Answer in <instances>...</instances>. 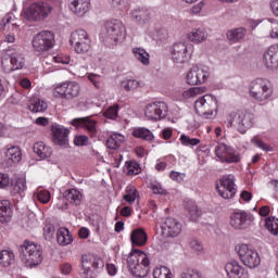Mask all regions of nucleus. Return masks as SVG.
Here are the masks:
<instances>
[{
	"label": "nucleus",
	"instance_id": "1",
	"mask_svg": "<svg viewBox=\"0 0 278 278\" xmlns=\"http://www.w3.org/2000/svg\"><path fill=\"white\" fill-rule=\"evenodd\" d=\"M127 266L135 277H147L151 270V261L144 252L135 250L127 257Z\"/></svg>",
	"mask_w": 278,
	"mask_h": 278
},
{
	"label": "nucleus",
	"instance_id": "2",
	"mask_svg": "<svg viewBox=\"0 0 278 278\" xmlns=\"http://www.w3.org/2000/svg\"><path fill=\"white\" fill-rule=\"evenodd\" d=\"M249 92L254 101L265 105L273 97V85L267 79L256 78L250 84Z\"/></svg>",
	"mask_w": 278,
	"mask_h": 278
},
{
	"label": "nucleus",
	"instance_id": "3",
	"mask_svg": "<svg viewBox=\"0 0 278 278\" xmlns=\"http://www.w3.org/2000/svg\"><path fill=\"white\" fill-rule=\"evenodd\" d=\"M20 252L22 253V262L25 266H28V268L40 266L42 260H45L42 256V248L30 241H25L24 244L21 245Z\"/></svg>",
	"mask_w": 278,
	"mask_h": 278
},
{
	"label": "nucleus",
	"instance_id": "4",
	"mask_svg": "<svg viewBox=\"0 0 278 278\" xmlns=\"http://www.w3.org/2000/svg\"><path fill=\"white\" fill-rule=\"evenodd\" d=\"M53 12V7L47 2H34L28 8L23 10L22 16L26 21L31 23H40L45 18L49 17V14Z\"/></svg>",
	"mask_w": 278,
	"mask_h": 278
},
{
	"label": "nucleus",
	"instance_id": "5",
	"mask_svg": "<svg viewBox=\"0 0 278 278\" xmlns=\"http://www.w3.org/2000/svg\"><path fill=\"white\" fill-rule=\"evenodd\" d=\"M194 110L203 118H213L218 110V100L214 96H203L194 102Z\"/></svg>",
	"mask_w": 278,
	"mask_h": 278
},
{
	"label": "nucleus",
	"instance_id": "6",
	"mask_svg": "<svg viewBox=\"0 0 278 278\" xmlns=\"http://www.w3.org/2000/svg\"><path fill=\"white\" fill-rule=\"evenodd\" d=\"M255 117L251 113H229L226 124L227 127H236L240 134H247V129H251L254 125Z\"/></svg>",
	"mask_w": 278,
	"mask_h": 278
},
{
	"label": "nucleus",
	"instance_id": "7",
	"mask_svg": "<svg viewBox=\"0 0 278 278\" xmlns=\"http://www.w3.org/2000/svg\"><path fill=\"white\" fill-rule=\"evenodd\" d=\"M240 261L248 268H257L262 264V257L253 245L240 244L236 247Z\"/></svg>",
	"mask_w": 278,
	"mask_h": 278
},
{
	"label": "nucleus",
	"instance_id": "8",
	"mask_svg": "<svg viewBox=\"0 0 278 278\" xmlns=\"http://www.w3.org/2000/svg\"><path fill=\"white\" fill-rule=\"evenodd\" d=\"M125 25L118 20L108 21L101 31V36L104 40H112L113 42L125 40Z\"/></svg>",
	"mask_w": 278,
	"mask_h": 278
},
{
	"label": "nucleus",
	"instance_id": "9",
	"mask_svg": "<svg viewBox=\"0 0 278 278\" xmlns=\"http://www.w3.org/2000/svg\"><path fill=\"white\" fill-rule=\"evenodd\" d=\"M81 267L84 277L92 278L96 273L105 268V262H103L101 256L85 254L81 257Z\"/></svg>",
	"mask_w": 278,
	"mask_h": 278
},
{
	"label": "nucleus",
	"instance_id": "10",
	"mask_svg": "<svg viewBox=\"0 0 278 278\" xmlns=\"http://www.w3.org/2000/svg\"><path fill=\"white\" fill-rule=\"evenodd\" d=\"M25 66V55L18 50H8L2 59V67L7 73L12 71H21Z\"/></svg>",
	"mask_w": 278,
	"mask_h": 278
},
{
	"label": "nucleus",
	"instance_id": "11",
	"mask_svg": "<svg viewBox=\"0 0 278 278\" xmlns=\"http://www.w3.org/2000/svg\"><path fill=\"white\" fill-rule=\"evenodd\" d=\"M81 92V87L75 81L63 83L53 89V97L55 99H66V101H73L77 99Z\"/></svg>",
	"mask_w": 278,
	"mask_h": 278
},
{
	"label": "nucleus",
	"instance_id": "12",
	"mask_svg": "<svg viewBox=\"0 0 278 278\" xmlns=\"http://www.w3.org/2000/svg\"><path fill=\"white\" fill-rule=\"evenodd\" d=\"M71 45H73L76 53H88L90 47H92V41L90 36L85 29H76L71 35Z\"/></svg>",
	"mask_w": 278,
	"mask_h": 278
},
{
	"label": "nucleus",
	"instance_id": "13",
	"mask_svg": "<svg viewBox=\"0 0 278 278\" xmlns=\"http://www.w3.org/2000/svg\"><path fill=\"white\" fill-rule=\"evenodd\" d=\"M216 189L222 199H233L236 197V177L233 175L223 176L216 185Z\"/></svg>",
	"mask_w": 278,
	"mask_h": 278
},
{
	"label": "nucleus",
	"instance_id": "14",
	"mask_svg": "<svg viewBox=\"0 0 278 278\" xmlns=\"http://www.w3.org/2000/svg\"><path fill=\"white\" fill-rule=\"evenodd\" d=\"M53 45H55V37L49 30H42L33 38V47L39 53L53 49Z\"/></svg>",
	"mask_w": 278,
	"mask_h": 278
},
{
	"label": "nucleus",
	"instance_id": "15",
	"mask_svg": "<svg viewBox=\"0 0 278 278\" xmlns=\"http://www.w3.org/2000/svg\"><path fill=\"white\" fill-rule=\"evenodd\" d=\"M255 220L253 215L244 211H236L230 215L229 225L232 229L244 230L251 227V224Z\"/></svg>",
	"mask_w": 278,
	"mask_h": 278
},
{
	"label": "nucleus",
	"instance_id": "16",
	"mask_svg": "<svg viewBox=\"0 0 278 278\" xmlns=\"http://www.w3.org/2000/svg\"><path fill=\"white\" fill-rule=\"evenodd\" d=\"M191 53L192 43L178 42L173 47L172 60L175 64H185V62H188V58H190Z\"/></svg>",
	"mask_w": 278,
	"mask_h": 278
},
{
	"label": "nucleus",
	"instance_id": "17",
	"mask_svg": "<svg viewBox=\"0 0 278 278\" xmlns=\"http://www.w3.org/2000/svg\"><path fill=\"white\" fill-rule=\"evenodd\" d=\"M144 114L149 121H162L168 114V105L166 102L150 103L146 106Z\"/></svg>",
	"mask_w": 278,
	"mask_h": 278
},
{
	"label": "nucleus",
	"instance_id": "18",
	"mask_svg": "<svg viewBox=\"0 0 278 278\" xmlns=\"http://www.w3.org/2000/svg\"><path fill=\"white\" fill-rule=\"evenodd\" d=\"M215 155L220 162H227L228 164L240 162V154L225 143L215 147Z\"/></svg>",
	"mask_w": 278,
	"mask_h": 278
},
{
	"label": "nucleus",
	"instance_id": "19",
	"mask_svg": "<svg viewBox=\"0 0 278 278\" xmlns=\"http://www.w3.org/2000/svg\"><path fill=\"white\" fill-rule=\"evenodd\" d=\"M181 223L174 217H167L161 225L163 238H177L181 233Z\"/></svg>",
	"mask_w": 278,
	"mask_h": 278
},
{
	"label": "nucleus",
	"instance_id": "20",
	"mask_svg": "<svg viewBox=\"0 0 278 278\" xmlns=\"http://www.w3.org/2000/svg\"><path fill=\"white\" fill-rule=\"evenodd\" d=\"M51 131L54 144L58 147H68V134H71V130L64 126L53 125Z\"/></svg>",
	"mask_w": 278,
	"mask_h": 278
},
{
	"label": "nucleus",
	"instance_id": "21",
	"mask_svg": "<svg viewBox=\"0 0 278 278\" xmlns=\"http://www.w3.org/2000/svg\"><path fill=\"white\" fill-rule=\"evenodd\" d=\"M225 271L228 278H249V273L236 260H230L226 263Z\"/></svg>",
	"mask_w": 278,
	"mask_h": 278
},
{
	"label": "nucleus",
	"instance_id": "22",
	"mask_svg": "<svg viewBox=\"0 0 278 278\" xmlns=\"http://www.w3.org/2000/svg\"><path fill=\"white\" fill-rule=\"evenodd\" d=\"M264 62L267 68L277 71L278 68V43L270 46L264 53Z\"/></svg>",
	"mask_w": 278,
	"mask_h": 278
},
{
	"label": "nucleus",
	"instance_id": "23",
	"mask_svg": "<svg viewBox=\"0 0 278 278\" xmlns=\"http://www.w3.org/2000/svg\"><path fill=\"white\" fill-rule=\"evenodd\" d=\"M72 125H74V127H83L84 129H87L91 138H94L99 131L97 128V121L90 117L76 118L72 121Z\"/></svg>",
	"mask_w": 278,
	"mask_h": 278
},
{
	"label": "nucleus",
	"instance_id": "24",
	"mask_svg": "<svg viewBox=\"0 0 278 278\" xmlns=\"http://www.w3.org/2000/svg\"><path fill=\"white\" fill-rule=\"evenodd\" d=\"M23 160V153L21 152V147L18 146H10L5 150L4 162L7 166H14V164H18Z\"/></svg>",
	"mask_w": 278,
	"mask_h": 278
},
{
	"label": "nucleus",
	"instance_id": "25",
	"mask_svg": "<svg viewBox=\"0 0 278 278\" xmlns=\"http://www.w3.org/2000/svg\"><path fill=\"white\" fill-rule=\"evenodd\" d=\"M70 10L76 16H85L90 10V0H71Z\"/></svg>",
	"mask_w": 278,
	"mask_h": 278
},
{
	"label": "nucleus",
	"instance_id": "26",
	"mask_svg": "<svg viewBox=\"0 0 278 278\" xmlns=\"http://www.w3.org/2000/svg\"><path fill=\"white\" fill-rule=\"evenodd\" d=\"M245 36H247V29H244L243 27L229 29L226 33V37L229 45H236L238 42H242Z\"/></svg>",
	"mask_w": 278,
	"mask_h": 278
},
{
	"label": "nucleus",
	"instance_id": "27",
	"mask_svg": "<svg viewBox=\"0 0 278 278\" xmlns=\"http://www.w3.org/2000/svg\"><path fill=\"white\" fill-rule=\"evenodd\" d=\"M12 205L10 201H0V223H10L12 220Z\"/></svg>",
	"mask_w": 278,
	"mask_h": 278
},
{
	"label": "nucleus",
	"instance_id": "28",
	"mask_svg": "<svg viewBox=\"0 0 278 278\" xmlns=\"http://www.w3.org/2000/svg\"><path fill=\"white\" fill-rule=\"evenodd\" d=\"M64 199L71 205H80L84 199V194H81V191L77 189H70L64 192Z\"/></svg>",
	"mask_w": 278,
	"mask_h": 278
},
{
	"label": "nucleus",
	"instance_id": "29",
	"mask_svg": "<svg viewBox=\"0 0 278 278\" xmlns=\"http://www.w3.org/2000/svg\"><path fill=\"white\" fill-rule=\"evenodd\" d=\"M188 40L194 42V45H201L207 39V33L203 28H193L189 34H187Z\"/></svg>",
	"mask_w": 278,
	"mask_h": 278
},
{
	"label": "nucleus",
	"instance_id": "30",
	"mask_svg": "<svg viewBox=\"0 0 278 278\" xmlns=\"http://www.w3.org/2000/svg\"><path fill=\"white\" fill-rule=\"evenodd\" d=\"M130 240L136 247H144L147 244V232L142 228H138L131 232Z\"/></svg>",
	"mask_w": 278,
	"mask_h": 278
},
{
	"label": "nucleus",
	"instance_id": "31",
	"mask_svg": "<svg viewBox=\"0 0 278 278\" xmlns=\"http://www.w3.org/2000/svg\"><path fill=\"white\" fill-rule=\"evenodd\" d=\"M34 153L40 157V160H47V157H51V148L47 147L45 142L38 141L33 147Z\"/></svg>",
	"mask_w": 278,
	"mask_h": 278
},
{
	"label": "nucleus",
	"instance_id": "32",
	"mask_svg": "<svg viewBox=\"0 0 278 278\" xmlns=\"http://www.w3.org/2000/svg\"><path fill=\"white\" fill-rule=\"evenodd\" d=\"M123 142H125V136L121 134H113L106 140V147L112 151H116V149H121V147H123Z\"/></svg>",
	"mask_w": 278,
	"mask_h": 278
},
{
	"label": "nucleus",
	"instance_id": "33",
	"mask_svg": "<svg viewBox=\"0 0 278 278\" xmlns=\"http://www.w3.org/2000/svg\"><path fill=\"white\" fill-rule=\"evenodd\" d=\"M56 241L61 247H66L73 242V236H71L67 228H61L56 232Z\"/></svg>",
	"mask_w": 278,
	"mask_h": 278
},
{
	"label": "nucleus",
	"instance_id": "34",
	"mask_svg": "<svg viewBox=\"0 0 278 278\" xmlns=\"http://www.w3.org/2000/svg\"><path fill=\"white\" fill-rule=\"evenodd\" d=\"M28 110L35 113L45 112L47 110V102L38 97H33L29 100Z\"/></svg>",
	"mask_w": 278,
	"mask_h": 278
},
{
	"label": "nucleus",
	"instance_id": "35",
	"mask_svg": "<svg viewBox=\"0 0 278 278\" xmlns=\"http://www.w3.org/2000/svg\"><path fill=\"white\" fill-rule=\"evenodd\" d=\"M131 16L139 25H144L149 21V11L144 9H136L131 12Z\"/></svg>",
	"mask_w": 278,
	"mask_h": 278
},
{
	"label": "nucleus",
	"instance_id": "36",
	"mask_svg": "<svg viewBox=\"0 0 278 278\" xmlns=\"http://www.w3.org/2000/svg\"><path fill=\"white\" fill-rule=\"evenodd\" d=\"M207 92V87H191L188 90L182 92L185 99H194L201 94Z\"/></svg>",
	"mask_w": 278,
	"mask_h": 278
},
{
	"label": "nucleus",
	"instance_id": "37",
	"mask_svg": "<svg viewBox=\"0 0 278 278\" xmlns=\"http://www.w3.org/2000/svg\"><path fill=\"white\" fill-rule=\"evenodd\" d=\"M140 193H138V189L136 187L129 185L126 187V193L124 194V200L131 205L135 201H139Z\"/></svg>",
	"mask_w": 278,
	"mask_h": 278
},
{
	"label": "nucleus",
	"instance_id": "38",
	"mask_svg": "<svg viewBox=\"0 0 278 278\" xmlns=\"http://www.w3.org/2000/svg\"><path fill=\"white\" fill-rule=\"evenodd\" d=\"M194 68L200 84H205L207 79H210V67L205 65H194Z\"/></svg>",
	"mask_w": 278,
	"mask_h": 278
},
{
	"label": "nucleus",
	"instance_id": "39",
	"mask_svg": "<svg viewBox=\"0 0 278 278\" xmlns=\"http://www.w3.org/2000/svg\"><path fill=\"white\" fill-rule=\"evenodd\" d=\"M132 53L138 62H140L144 66H149V52H147V50L142 48H135L132 49Z\"/></svg>",
	"mask_w": 278,
	"mask_h": 278
},
{
	"label": "nucleus",
	"instance_id": "40",
	"mask_svg": "<svg viewBox=\"0 0 278 278\" xmlns=\"http://www.w3.org/2000/svg\"><path fill=\"white\" fill-rule=\"evenodd\" d=\"M11 264H14V253L3 250L0 252V266L8 268Z\"/></svg>",
	"mask_w": 278,
	"mask_h": 278
},
{
	"label": "nucleus",
	"instance_id": "41",
	"mask_svg": "<svg viewBox=\"0 0 278 278\" xmlns=\"http://www.w3.org/2000/svg\"><path fill=\"white\" fill-rule=\"evenodd\" d=\"M132 136L135 138H140L141 140H148L151 141L153 140V132L147 128H136L132 131Z\"/></svg>",
	"mask_w": 278,
	"mask_h": 278
},
{
	"label": "nucleus",
	"instance_id": "42",
	"mask_svg": "<svg viewBox=\"0 0 278 278\" xmlns=\"http://www.w3.org/2000/svg\"><path fill=\"white\" fill-rule=\"evenodd\" d=\"M141 170L140 165L134 161L126 162L124 167L126 175H140Z\"/></svg>",
	"mask_w": 278,
	"mask_h": 278
},
{
	"label": "nucleus",
	"instance_id": "43",
	"mask_svg": "<svg viewBox=\"0 0 278 278\" xmlns=\"http://www.w3.org/2000/svg\"><path fill=\"white\" fill-rule=\"evenodd\" d=\"M27 190V181L25 178H17L15 182L12 184V192L14 194H21V192H25Z\"/></svg>",
	"mask_w": 278,
	"mask_h": 278
},
{
	"label": "nucleus",
	"instance_id": "44",
	"mask_svg": "<svg viewBox=\"0 0 278 278\" xmlns=\"http://www.w3.org/2000/svg\"><path fill=\"white\" fill-rule=\"evenodd\" d=\"M265 227L273 236H278V218L268 217L265 219Z\"/></svg>",
	"mask_w": 278,
	"mask_h": 278
},
{
	"label": "nucleus",
	"instance_id": "45",
	"mask_svg": "<svg viewBox=\"0 0 278 278\" xmlns=\"http://www.w3.org/2000/svg\"><path fill=\"white\" fill-rule=\"evenodd\" d=\"M186 79L189 86H199V84H201L194 66H192L191 70L188 72Z\"/></svg>",
	"mask_w": 278,
	"mask_h": 278
},
{
	"label": "nucleus",
	"instance_id": "46",
	"mask_svg": "<svg viewBox=\"0 0 278 278\" xmlns=\"http://www.w3.org/2000/svg\"><path fill=\"white\" fill-rule=\"evenodd\" d=\"M153 278H173V273L168 267L162 266L154 269Z\"/></svg>",
	"mask_w": 278,
	"mask_h": 278
},
{
	"label": "nucleus",
	"instance_id": "47",
	"mask_svg": "<svg viewBox=\"0 0 278 278\" xmlns=\"http://www.w3.org/2000/svg\"><path fill=\"white\" fill-rule=\"evenodd\" d=\"M121 88L125 89L126 92H131V90H138L140 88V83L134 79L123 80Z\"/></svg>",
	"mask_w": 278,
	"mask_h": 278
},
{
	"label": "nucleus",
	"instance_id": "48",
	"mask_svg": "<svg viewBox=\"0 0 278 278\" xmlns=\"http://www.w3.org/2000/svg\"><path fill=\"white\" fill-rule=\"evenodd\" d=\"M180 142L184 147H197V144L201 143V139L190 138L188 135H181Z\"/></svg>",
	"mask_w": 278,
	"mask_h": 278
},
{
	"label": "nucleus",
	"instance_id": "49",
	"mask_svg": "<svg viewBox=\"0 0 278 278\" xmlns=\"http://www.w3.org/2000/svg\"><path fill=\"white\" fill-rule=\"evenodd\" d=\"M252 144H255L262 151H273V147L268 146L260 136H255L251 139Z\"/></svg>",
	"mask_w": 278,
	"mask_h": 278
},
{
	"label": "nucleus",
	"instance_id": "50",
	"mask_svg": "<svg viewBox=\"0 0 278 278\" xmlns=\"http://www.w3.org/2000/svg\"><path fill=\"white\" fill-rule=\"evenodd\" d=\"M149 35L154 39L164 40L168 36V30H166V28L157 27L155 31L150 30Z\"/></svg>",
	"mask_w": 278,
	"mask_h": 278
},
{
	"label": "nucleus",
	"instance_id": "51",
	"mask_svg": "<svg viewBox=\"0 0 278 278\" xmlns=\"http://www.w3.org/2000/svg\"><path fill=\"white\" fill-rule=\"evenodd\" d=\"M35 197L40 201V203H49V201H51V192L47 190H38L35 193Z\"/></svg>",
	"mask_w": 278,
	"mask_h": 278
},
{
	"label": "nucleus",
	"instance_id": "52",
	"mask_svg": "<svg viewBox=\"0 0 278 278\" xmlns=\"http://www.w3.org/2000/svg\"><path fill=\"white\" fill-rule=\"evenodd\" d=\"M88 79L94 86V88H102L103 86V77L98 74H88Z\"/></svg>",
	"mask_w": 278,
	"mask_h": 278
},
{
	"label": "nucleus",
	"instance_id": "53",
	"mask_svg": "<svg viewBox=\"0 0 278 278\" xmlns=\"http://www.w3.org/2000/svg\"><path fill=\"white\" fill-rule=\"evenodd\" d=\"M187 212H189L191 218H198L199 216V206L194 202H188L186 205Z\"/></svg>",
	"mask_w": 278,
	"mask_h": 278
},
{
	"label": "nucleus",
	"instance_id": "54",
	"mask_svg": "<svg viewBox=\"0 0 278 278\" xmlns=\"http://www.w3.org/2000/svg\"><path fill=\"white\" fill-rule=\"evenodd\" d=\"M104 116L114 121L118 116V105L110 106L105 112Z\"/></svg>",
	"mask_w": 278,
	"mask_h": 278
},
{
	"label": "nucleus",
	"instance_id": "55",
	"mask_svg": "<svg viewBox=\"0 0 278 278\" xmlns=\"http://www.w3.org/2000/svg\"><path fill=\"white\" fill-rule=\"evenodd\" d=\"M12 25V27H18V24L16 23V18H14V15L12 13L7 14L3 18H2V25Z\"/></svg>",
	"mask_w": 278,
	"mask_h": 278
},
{
	"label": "nucleus",
	"instance_id": "56",
	"mask_svg": "<svg viewBox=\"0 0 278 278\" xmlns=\"http://www.w3.org/2000/svg\"><path fill=\"white\" fill-rule=\"evenodd\" d=\"M88 142H89L88 136H85V135L76 136L74 139V143L76 144V147H86L88 146Z\"/></svg>",
	"mask_w": 278,
	"mask_h": 278
},
{
	"label": "nucleus",
	"instance_id": "57",
	"mask_svg": "<svg viewBox=\"0 0 278 278\" xmlns=\"http://www.w3.org/2000/svg\"><path fill=\"white\" fill-rule=\"evenodd\" d=\"M53 233H55V227L53 224H46L43 227V236L45 238H53Z\"/></svg>",
	"mask_w": 278,
	"mask_h": 278
},
{
	"label": "nucleus",
	"instance_id": "58",
	"mask_svg": "<svg viewBox=\"0 0 278 278\" xmlns=\"http://www.w3.org/2000/svg\"><path fill=\"white\" fill-rule=\"evenodd\" d=\"M189 244L195 253H203V244H201L199 240L192 239Z\"/></svg>",
	"mask_w": 278,
	"mask_h": 278
},
{
	"label": "nucleus",
	"instance_id": "59",
	"mask_svg": "<svg viewBox=\"0 0 278 278\" xmlns=\"http://www.w3.org/2000/svg\"><path fill=\"white\" fill-rule=\"evenodd\" d=\"M170 179H173V181H177L178 184H181V181H184V178L186 177V174H181L178 172H170L169 174Z\"/></svg>",
	"mask_w": 278,
	"mask_h": 278
},
{
	"label": "nucleus",
	"instance_id": "60",
	"mask_svg": "<svg viewBox=\"0 0 278 278\" xmlns=\"http://www.w3.org/2000/svg\"><path fill=\"white\" fill-rule=\"evenodd\" d=\"M10 186V176L0 173V188H8Z\"/></svg>",
	"mask_w": 278,
	"mask_h": 278
},
{
	"label": "nucleus",
	"instance_id": "61",
	"mask_svg": "<svg viewBox=\"0 0 278 278\" xmlns=\"http://www.w3.org/2000/svg\"><path fill=\"white\" fill-rule=\"evenodd\" d=\"M54 62H56V64H68L71 62V59L68 56H62V55H58V56H53Z\"/></svg>",
	"mask_w": 278,
	"mask_h": 278
},
{
	"label": "nucleus",
	"instance_id": "62",
	"mask_svg": "<svg viewBox=\"0 0 278 278\" xmlns=\"http://www.w3.org/2000/svg\"><path fill=\"white\" fill-rule=\"evenodd\" d=\"M269 8H270L271 13L274 14V16L278 17V0H271L269 2Z\"/></svg>",
	"mask_w": 278,
	"mask_h": 278
},
{
	"label": "nucleus",
	"instance_id": "63",
	"mask_svg": "<svg viewBox=\"0 0 278 278\" xmlns=\"http://www.w3.org/2000/svg\"><path fill=\"white\" fill-rule=\"evenodd\" d=\"M153 194H166V190L162 188L160 185H152Z\"/></svg>",
	"mask_w": 278,
	"mask_h": 278
},
{
	"label": "nucleus",
	"instance_id": "64",
	"mask_svg": "<svg viewBox=\"0 0 278 278\" xmlns=\"http://www.w3.org/2000/svg\"><path fill=\"white\" fill-rule=\"evenodd\" d=\"M269 38H273L274 40H278V24H276L269 31Z\"/></svg>",
	"mask_w": 278,
	"mask_h": 278
}]
</instances>
